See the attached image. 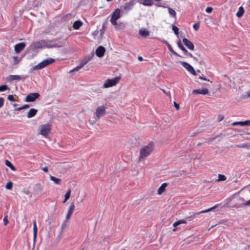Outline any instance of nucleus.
Here are the masks:
<instances>
[{"label": "nucleus", "instance_id": "20", "mask_svg": "<svg viewBox=\"0 0 250 250\" xmlns=\"http://www.w3.org/2000/svg\"><path fill=\"white\" fill-rule=\"evenodd\" d=\"M8 80L10 81H14V80H18V81H20L22 79H23V77H22L21 76H20V75H10L9 77H8Z\"/></svg>", "mask_w": 250, "mask_h": 250}, {"label": "nucleus", "instance_id": "49", "mask_svg": "<svg viewBox=\"0 0 250 250\" xmlns=\"http://www.w3.org/2000/svg\"><path fill=\"white\" fill-rule=\"evenodd\" d=\"M245 125H250V120H247L244 122Z\"/></svg>", "mask_w": 250, "mask_h": 250}, {"label": "nucleus", "instance_id": "26", "mask_svg": "<svg viewBox=\"0 0 250 250\" xmlns=\"http://www.w3.org/2000/svg\"><path fill=\"white\" fill-rule=\"evenodd\" d=\"M37 227L36 224V220H34L33 221V234H34V237L35 239L37 237Z\"/></svg>", "mask_w": 250, "mask_h": 250}, {"label": "nucleus", "instance_id": "10", "mask_svg": "<svg viewBox=\"0 0 250 250\" xmlns=\"http://www.w3.org/2000/svg\"><path fill=\"white\" fill-rule=\"evenodd\" d=\"M135 3V0H130L128 2L125 3L123 8L126 11H129L132 9Z\"/></svg>", "mask_w": 250, "mask_h": 250}, {"label": "nucleus", "instance_id": "4", "mask_svg": "<svg viewBox=\"0 0 250 250\" xmlns=\"http://www.w3.org/2000/svg\"><path fill=\"white\" fill-rule=\"evenodd\" d=\"M106 108L104 105L98 106L95 112L96 116V120H98L100 118L105 114Z\"/></svg>", "mask_w": 250, "mask_h": 250}, {"label": "nucleus", "instance_id": "61", "mask_svg": "<svg viewBox=\"0 0 250 250\" xmlns=\"http://www.w3.org/2000/svg\"><path fill=\"white\" fill-rule=\"evenodd\" d=\"M138 60L140 61H142L143 60V58L142 57H141V56H139L138 57Z\"/></svg>", "mask_w": 250, "mask_h": 250}, {"label": "nucleus", "instance_id": "35", "mask_svg": "<svg viewBox=\"0 0 250 250\" xmlns=\"http://www.w3.org/2000/svg\"><path fill=\"white\" fill-rule=\"evenodd\" d=\"M8 89H9L8 87L6 84L0 85V92L5 91Z\"/></svg>", "mask_w": 250, "mask_h": 250}, {"label": "nucleus", "instance_id": "59", "mask_svg": "<svg viewBox=\"0 0 250 250\" xmlns=\"http://www.w3.org/2000/svg\"><path fill=\"white\" fill-rule=\"evenodd\" d=\"M10 168L12 170H15V167H14V166L12 165V167H10Z\"/></svg>", "mask_w": 250, "mask_h": 250}, {"label": "nucleus", "instance_id": "25", "mask_svg": "<svg viewBox=\"0 0 250 250\" xmlns=\"http://www.w3.org/2000/svg\"><path fill=\"white\" fill-rule=\"evenodd\" d=\"M177 46L183 51V52L184 53V54H186V53H188V51L186 50V49L183 45V44L181 43L180 41H179L177 42Z\"/></svg>", "mask_w": 250, "mask_h": 250}, {"label": "nucleus", "instance_id": "15", "mask_svg": "<svg viewBox=\"0 0 250 250\" xmlns=\"http://www.w3.org/2000/svg\"><path fill=\"white\" fill-rule=\"evenodd\" d=\"M75 205L74 203H72L69 207L68 212L66 214V219L69 220L75 209Z\"/></svg>", "mask_w": 250, "mask_h": 250}, {"label": "nucleus", "instance_id": "19", "mask_svg": "<svg viewBox=\"0 0 250 250\" xmlns=\"http://www.w3.org/2000/svg\"><path fill=\"white\" fill-rule=\"evenodd\" d=\"M47 66V59L36 65L34 68L36 69H41Z\"/></svg>", "mask_w": 250, "mask_h": 250}, {"label": "nucleus", "instance_id": "7", "mask_svg": "<svg viewBox=\"0 0 250 250\" xmlns=\"http://www.w3.org/2000/svg\"><path fill=\"white\" fill-rule=\"evenodd\" d=\"M180 63L185 68L189 73L194 76H196L197 74L196 71L194 70L193 67L188 62H180Z\"/></svg>", "mask_w": 250, "mask_h": 250}, {"label": "nucleus", "instance_id": "11", "mask_svg": "<svg viewBox=\"0 0 250 250\" xmlns=\"http://www.w3.org/2000/svg\"><path fill=\"white\" fill-rule=\"evenodd\" d=\"M105 51L104 47L102 46H99L96 50V54L97 57L101 58L104 56Z\"/></svg>", "mask_w": 250, "mask_h": 250}, {"label": "nucleus", "instance_id": "62", "mask_svg": "<svg viewBox=\"0 0 250 250\" xmlns=\"http://www.w3.org/2000/svg\"><path fill=\"white\" fill-rule=\"evenodd\" d=\"M232 125H239V122H234L233 123H232Z\"/></svg>", "mask_w": 250, "mask_h": 250}, {"label": "nucleus", "instance_id": "33", "mask_svg": "<svg viewBox=\"0 0 250 250\" xmlns=\"http://www.w3.org/2000/svg\"><path fill=\"white\" fill-rule=\"evenodd\" d=\"M68 224H69L68 220H67V219H66L64 221V222L62 224V229H66L67 227Z\"/></svg>", "mask_w": 250, "mask_h": 250}, {"label": "nucleus", "instance_id": "63", "mask_svg": "<svg viewBox=\"0 0 250 250\" xmlns=\"http://www.w3.org/2000/svg\"><path fill=\"white\" fill-rule=\"evenodd\" d=\"M196 62H198V60L197 59V58L195 57H193V58Z\"/></svg>", "mask_w": 250, "mask_h": 250}, {"label": "nucleus", "instance_id": "45", "mask_svg": "<svg viewBox=\"0 0 250 250\" xmlns=\"http://www.w3.org/2000/svg\"><path fill=\"white\" fill-rule=\"evenodd\" d=\"M224 118V116L222 115H219L218 116V122L222 121Z\"/></svg>", "mask_w": 250, "mask_h": 250}, {"label": "nucleus", "instance_id": "56", "mask_svg": "<svg viewBox=\"0 0 250 250\" xmlns=\"http://www.w3.org/2000/svg\"><path fill=\"white\" fill-rule=\"evenodd\" d=\"M156 5L157 6V7H163V8H166L167 7L166 6H164V5H162V4H156Z\"/></svg>", "mask_w": 250, "mask_h": 250}, {"label": "nucleus", "instance_id": "48", "mask_svg": "<svg viewBox=\"0 0 250 250\" xmlns=\"http://www.w3.org/2000/svg\"><path fill=\"white\" fill-rule=\"evenodd\" d=\"M42 186L41 185H36L35 187V189H40V190H42Z\"/></svg>", "mask_w": 250, "mask_h": 250}, {"label": "nucleus", "instance_id": "40", "mask_svg": "<svg viewBox=\"0 0 250 250\" xmlns=\"http://www.w3.org/2000/svg\"><path fill=\"white\" fill-rule=\"evenodd\" d=\"M3 220L4 225L6 226L8 223V221L7 219V216H5L3 218Z\"/></svg>", "mask_w": 250, "mask_h": 250}, {"label": "nucleus", "instance_id": "47", "mask_svg": "<svg viewBox=\"0 0 250 250\" xmlns=\"http://www.w3.org/2000/svg\"><path fill=\"white\" fill-rule=\"evenodd\" d=\"M117 20H115V19L111 18L110 22H111L112 24H113V25H116L117 24V22H116V21Z\"/></svg>", "mask_w": 250, "mask_h": 250}, {"label": "nucleus", "instance_id": "46", "mask_svg": "<svg viewBox=\"0 0 250 250\" xmlns=\"http://www.w3.org/2000/svg\"><path fill=\"white\" fill-rule=\"evenodd\" d=\"M5 165L9 167H12V163L8 160L5 161Z\"/></svg>", "mask_w": 250, "mask_h": 250}, {"label": "nucleus", "instance_id": "32", "mask_svg": "<svg viewBox=\"0 0 250 250\" xmlns=\"http://www.w3.org/2000/svg\"><path fill=\"white\" fill-rule=\"evenodd\" d=\"M218 179L217 180L218 181H224L226 180V177L224 175L222 174H218Z\"/></svg>", "mask_w": 250, "mask_h": 250}, {"label": "nucleus", "instance_id": "23", "mask_svg": "<svg viewBox=\"0 0 250 250\" xmlns=\"http://www.w3.org/2000/svg\"><path fill=\"white\" fill-rule=\"evenodd\" d=\"M139 34L142 37H146L149 35V32L146 29H142L140 30Z\"/></svg>", "mask_w": 250, "mask_h": 250}, {"label": "nucleus", "instance_id": "8", "mask_svg": "<svg viewBox=\"0 0 250 250\" xmlns=\"http://www.w3.org/2000/svg\"><path fill=\"white\" fill-rule=\"evenodd\" d=\"M38 131L40 134L47 137V124L40 125Z\"/></svg>", "mask_w": 250, "mask_h": 250}, {"label": "nucleus", "instance_id": "9", "mask_svg": "<svg viewBox=\"0 0 250 250\" xmlns=\"http://www.w3.org/2000/svg\"><path fill=\"white\" fill-rule=\"evenodd\" d=\"M26 44L24 42H20L16 44L14 46L15 51L16 53H20L21 51H22L25 47Z\"/></svg>", "mask_w": 250, "mask_h": 250}, {"label": "nucleus", "instance_id": "2", "mask_svg": "<svg viewBox=\"0 0 250 250\" xmlns=\"http://www.w3.org/2000/svg\"><path fill=\"white\" fill-rule=\"evenodd\" d=\"M67 41L65 38H60L52 41H48V48L62 47L66 44Z\"/></svg>", "mask_w": 250, "mask_h": 250}, {"label": "nucleus", "instance_id": "42", "mask_svg": "<svg viewBox=\"0 0 250 250\" xmlns=\"http://www.w3.org/2000/svg\"><path fill=\"white\" fill-rule=\"evenodd\" d=\"M236 146L238 148H245L247 147V145L246 144H243L239 145H236Z\"/></svg>", "mask_w": 250, "mask_h": 250}, {"label": "nucleus", "instance_id": "39", "mask_svg": "<svg viewBox=\"0 0 250 250\" xmlns=\"http://www.w3.org/2000/svg\"><path fill=\"white\" fill-rule=\"evenodd\" d=\"M199 27H200L199 23H196L193 26V28H194V29L195 31H197L199 29Z\"/></svg>", "mask_w": 250, "mask_h": 250}, {"label": "nucleus", "instance_id": "29", "mask_svg": "<svg viewBox=\"0 0 250 250\" xmlns=\"http://www.w3.org/2000/svg\"><path fill=\"white\" fill-rule=\"evenodd\" d=\"M71 195V190L69 189L65 194L64 195V200L63 201V203H65L70 198Z\"/></svg>", "mask_w": 250, "mask_h": 250}, {"label": "nucleus", "instance_id": "57", "mask_svg": "<svg viewBox=\"0 0 250 250\" xmlns=\"http://www.w3.org/2000/svg\"><path fill=\"white\" fill-rule=\"evenodd\" d=\"M23 108H22V106H21V107H18L17 108H16L15 109V111H20L21 110H22Z\"/></svg>", "mask_w": 250, "mask_h": 250}, {"label": "nucleus", "instance_id": "1", "mask_svg": "<svg viewBox=\"0 0 250 250\" xmlns=\"http://www.w3.org/2000/svg\"><path fill=\"white\" fill-rule=\"evenodd\" d=\"M154 148V144L150 142L148 145L143 146L140 150L139 162H141L149 156Z\"/></svg>", "mask_w": 250, "mask_h": 250}, {"label": "nucleus", "instance_id": "16", "mask_svg": "<svg viewBox=\"0 0 250 250\" xmlns=\"http://www.w3.org/2000/svg\"><path fill=\"white\" fill-rule=\"evenodd\" d=\"M162 42L163 43L166 44L167 45V46L168 50H169V51L171 52L173 54H174V55L177 56H179V57L180 56L175 51L173 50V49L171 47V46L170 45V44L166 40H163L162 41Z\"/></svg>", "mask_w": 250, "mask_h": 250}, {"label": "nucleus", "instance_id": "37", "mask_svg": "<svg viewBox=\"0 0 250 250\" xmlns=\"http://www.w3.org/2000/svg\"><path fill=\"white\" fill-rule=\"evenodd\" d=\"M13 184L11 181L8 182L5 186V188L7 189H11L12 188Z\"/></svg>", "mask_w": 250, "mask_h": 250}, {"label": "nucleus", "instance_id": "13", "mask_svg": "<svg viewBox=\"0 0 250 250\" xmlns=\"http://www.w3.org/2000/svg\"><path fill=\"white\" fill-rule=\"evenodd\" d=\"M208 89L204 88L203 89H194L192 93L194 94H202V95H206L208 94Z\"/></svg>", "mask_w": 250, "mask_h": 250}, {"label": "nucleus", "instance_id": "54", "mask_svg": "<svg viewBox=\"0 0 250 250\" xmlns=\"http://www.w3.org/2000/svg\"><path fill=\"white\" fill-rule=\"evenodd\" d=\"M187 56H188L189 57H190V58H193L194 56H193L192 54L190 53H189L188 52V53H186L185 54Z\"/></svg>", "mask_w": 250, "mask_h": 250}, {"label": "nucleus", "instance_id": "28", "mask_svg": "<svg viewBox=\"0 0 250 250\" xmlns=\"http://www.w3.org/2000/svg\"><path fill=\"white\" fill-rule=\"evenodd\" d=\"M51 180L53 181L56 184H59L61 181V179L60 178H56L52 175H50Z\"/></svg>", "mask_w": 250, "mask_h": 250}, {"label": "nucleus", "instance_id": "12", "mask_svg": "<svg viewBox=\"0 0 250 250\" xmlns=\"http://www.w3.org/2000/svg\"><path fill=\"white\" fill-rule=\"evenodd\" d=\"M183 42L184 44L187 47V48L191 50H193L194 48V46L193 43L187 39V38H184L183 39Z\"/></svg>", "mask_w": 250, "mask_h": 250}, {"label": "nucleus", "instance_id": "60", "mask_svg": "<svg viewBox=\"0 0 250 250\" xmlns=\"http://www.w3.org/2000/svg\"><path fill=\"white\" fill-rule=\"evenodd\" d=\"M42 170L44 171L47 172V167H45L42 168Z\"/></svg>", "mask_w": 250, "mask_h": 250}, {"label": "nucleus", "instance_id": "43", "mask_svg": "<svg viewBox=\"0 0 250 250\" xmlns=\"http://www.w3.org/2000/svg\"><path fill=\"white\" fill-rule=\"evenodd\" d=\"M55 61V60L51 58H48V65L52 63Z\"/></svg>", "mask_w": 250, "mask_h": 250}, {"label": "nucleus", "instance_id": "31", "mask_svg": "<svg viewBox=\"0 0 250 250\" xmlns=\"http://www.w3.org/2000/svg\"><path fill=\"white\" fill-rule=\"evenodd\" d=\"M168 13L170 16L173 17H176V12L171 8L168 7Z\"/></svg>", "mask_w": 250, "mask_h": 250}, {"label": "nucleus", "instance_id": "3", "mask_svg": "<svg viewBox=\"0 0 250 250\" xmlns=\"http://www.w3.org/2000/svg\"><path fill=\"white\" fill-rule=\"evenodd\" d=\"M120 79V77H116L112 79H107L105 81L104 87V88H108L114 86L119 82Z\"/></svg>", "mask_w": 250, "mask_h": 250}, {"label": "nucleus", "instance_id": "24", "mask_svg": "<svg viewBox=\"0 0 250 250\" xmlns=\"http://www.w3.org/2000/svg\"><path fill=\"white\" fill-rule=\"evenodd\" d=\"M245 12L243 6L239 7L238 11L236 13V16L238 18H241L244 14Z\"/></svg>", "mask_w": 250, "mask_h": 250}, {"label": "nucleus", "instance_id": "38", "mask_svg": "<svg viewBox=\"0 0 250 250\" xmlns=\"http://www.w3.org/2000/svg\"><path fill=\"white\" fill-rule=\"evenodd\" d=\"M7 99L9 101H10L11 102L16 101V99H15V98L13 95H9L7 97Z\"/></svg>", "mask_w": 250, "mask_h": 250}, {"label": "nucleus", "instance_id": "14", "mask_svg": "<svg viewBox=\"0 0 250 250\" xmlns=\"http://www.w3.org/2000/svg\"><path fill=\"white\" fill-rule=\"evenodd\" d=\"M43 44V42L42 41H41L39 42H33L31 45L30 47L32 49H37L42 48Z\"/></svg>", "mask_w": 250, "mask_h": 250}, {"label": "nucleus", "instance_id": "44", "mask_svg": "<svg viewBox=\"0 0 250 250\" xmlns=\"http://www.w3.org/2000/svg\"><path fill=\"white\" fill-rule=\"evenodd\" d=\"M4 98L2 97H0V108L4 104Z\"/></svg>", "mask_w": 250, "mask_h": 250}, {"label": "nucleus", "instance_id": "22", "mask_svg": "<svg viewBox=\"0 0 250 250\" xmlns=\"http://www.w3.org/2000/svg\"><path fill=\"white\" fill-rule=\"evenodd\" d=\"M82 24L83 22L81 21H76L74 22L73 27L75 30H78Z\"/></svg>", "mask_w": 250, "mask_h": 250}, {"label": "nucleus", "instance_id": "64", "mask_svg": "<svg viewBox=\"0 0 250 250\" xmlns=\"http://www.w3.org/2000/svg\"><path fill=\"white\" fill-rule=\"evenodd\" d=\"M215 138H216V137L212 138V139H210L209 141H213Z\"/></svg>", "mask_w": 250, "mask_h": 250}, {"label": "nucleus", "instance_id": "53", "mask_svg": "<svg viewBox=\"0 0 250 250\" xmlns=\"http://www.w3.org/2000/svg\"><path fill=\"white\" fill-rule=\"evenodd\" d=\"M247 96H246V97H244V99H247V98H250V89L248 91V93H247Z\"/></svg>", "mask_w": 250, "mask_h": 250}, {"label": "nucleus", "instance_id": "30", "mask_svg": "<svg viewBox=\"0 0 250 250\" xmlns=\"http://www.w3.org/2000/svg\"><path fill=\"white\" fill-rule=\"evenodd\" d=\"M218 205H215L214 206V207H212V208H210L208 209H206V210H202L198 213H197L196 214H200V213H205V212H208V211H211L213 209H215L217 207H218Z\"/></svg>", "mask_w": 250, "mask_h": 250}, {"label": "nucleus", "instance_id": "6", "mask_svg": "<svg viewBox=\"0 0 250 250\" xmlns=\"http://www.w3.org/2000/svg\"><path fill=\"white\" fill-rule=\"evenodd\" d=\"M38 93H30L26 97L25 101L26 102H33L40 97Z\"/></svg>", "mask_w": 250, "mask_h": 250}, {"label": "nucleus", "instance_id": "52", "mask_svg": "<svg viewBox=\"0 0 250 250\" xmlns=\"http://www.w3.org/2000/svg\"><path fill=\"white\" fill-rule=\"evenodd\" d=\"M245 206H250V199L244 203Z\"/></svg>", "mask_w": 250, "mask_h": 250}, {"label": "nucleus", "instance_id": "21", "mask_svg": "<svg viewBox=\"0 0 250 250\" xmlns=\"http://www.w3.org/2000/svg\"><path fill=\"white\" fill-rule=\"evenodd\" d=\"M167 186V183H163L158 189V194L159 195L162 194L165 191Z\"/></svg>", "mask_w": 250, "mask_h": 250}, {"label": "nucleus", "instance_id": "51", "mask_svg": "<svg viewBox=\"0 0 250 250\" xmlns=\"http://www.w3.org/2000/svg\"><path fill=\"white\" fill-rule=\"evenodd\" d=\"M174 106L176 108V109L177 110H178L180 108L179 105L178 104H177L176 102L174 103Z\"/></svg>", "mask_w": 250, "mask_h": 250}, {"label": "nucleus", "instance_id": "55", "mask_svg": "<svg viewBox=\"0 0 250 250\" xmlns=\"http://www.w3.org/2000/svg\"><path fill=\"white\" fill-rule=\"evenodd\" d=\"M22 106L23 109H26V108H29L30 106L28 104H24V105H23Z\"/></svg>", "mask_w": 250, "mask_h": 250}, {"label": "nucleus", "instance_id": "36", "mask_svg": "<svg viewBox=\"0 0 250 250\" xmlns=\"http://www.w3.org/2000/svg\"><path fill=\"white\" fill-rule=\"evenodd\" d=\"M82 65H81L80 64L79 65H78V66H77L76 67H75V68H74L73 69L71 70L70 71V72H74V71H77L78 70H79L80 69H81L82 68Z\"/></svg>", "mask_w": 250, "mask_h": 250}, {"label": "nucleus", "instance_id": "50", "mask_svg": "<svg viewBox=\"0 0 250 250\" xmlns=\"http://www.w3.org/2000/svg\"><path fill=\"white\" fill-rule=\"evenodd\" d=\"M199 79H201V80H205V81H209V80H208L206 77H205L203 75L202 76H199Z\"/></svg>", "mask_w": 250, "mask_h": 250}, {"label": "nucleus", "instance_id": "27", "mask_svg": "<svg viewBox=\"0 0 250 250\" xmlns=\"http://www.w3.org/2000/svg\"><path fill=\"white\" fill-rule=\"evenodd\" d=\"M91 59V57L90 56H88L87 58H84L83 60L80 64L82 65V67H83L85 64H86Z\"/></svg>", "mask_w": 250, "mask_h": 250}, {"label": "nucleus", "instance_id": "17", "mask_svg": "<svg viewBox=\"0 0 250 250\" xmlns=\"http://www.w3.org/2000/svg\"><path fill=\"white\" fill-rule=\"evenodd\" d=\"M120 9L117 8L112 14L111 18L112 19L118 20L120 18Z\"/></svg>", "mask_w": 250, "mask_h": 250}, {"label": "nucleus", "instance_id": "58", "mask_svg": "<svg viewBox=\"0 0 250 250\" xmlns=\"http://www.w3.org/2000/svg\"><path fill=\"white\" fill-rule=\"evenodd\" d=\"M239 125H240L241 126H244V122H239Z\"/></svg>", "mask_w": 250, "mask_h": 250}, {"label": "nucleus", "instance_id": "41", "mask_svg": "<svg viewBox=\"0 0 250 250\" xmlns=\"http://www.w3.org/2000/svg\"><path fill=\"white\" fill-rule=\"evenodd\" d=\"M213 10V8L211 7H208L206 9V12L208 13H211Z\"/></svg>", "mask_w": 250, "mask_h": 250}, {"label": "nucleus", "instance_id": "5", "mask_svg": "<svg viewBox=\"0 0 250 250\" xmlns=\"http://www.w3.org/2000/svg\"><path fill=\"white\" fill-rule=\"evenodd\" d=\"M194 217V215H191L183 219L178 220L173 223V227H176L180 224H186L188 221L192 220Z\"/></svg>", "mask_w": 250, "mask_h": 250}, {"label": "nucleus", "instance_id": "18", "mask_svg": "<svg viewBox=\"0 0 250 250\" xmlns=\"http://www.w3.org/2000/svg\"><path fill=\"white\" fill-rule=\"evenodd\" d=\"M37 113V110L35 108H31L27 112V117L31 118L36 115Z\"/></svg>", "mask_w": 250, "mask_h": 250}, {"label": "nucleus", "instance_id": "34", "mask_svg": "<svg viewBox=\"0 0 250 250\" xmlns=\"http://www.w3.org/2000/svg\"><path fill=\"white\" fill-rule=\"evenodd\" d=\"M172 29L173 31L174 32V34L176 35H178V34H179V28L177 26L173 25L172 26Z\"/></svg>", "mask_w": 250, "mask_h": 250}]
</instances>
